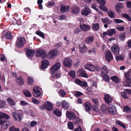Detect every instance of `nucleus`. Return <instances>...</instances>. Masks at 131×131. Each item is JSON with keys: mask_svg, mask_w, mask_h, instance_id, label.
<instances>
[{"mask_svg": "<svg viewBox=\"0 0 131 131\" xmlns=\"http://www.w3.org/2000/svg\"><path fill=\"white\" fill-rule=\"evenodd\" d=\"M52 104L50 102L47 101L45 102L44 104L40 106L39 108L42 110L46 109L47 111H51L53 109Z\"/></svg>", "mask_w": 131, "mask_h": 131, "instance_id": "nucleus-1", "label": "nucleus"}, {"mask_svg": "<svg viewBox=\"0 0 131 131\" xmlns=\"http://www.w3.org/2000/svg\"><path fill=\"white\" fill-rule=\"evenodd\" d=\"M62 107L64 110H67L69 106V104L65 101H62L61 102Z\"/></svg>", "mask_w": 131, "mask_h": 131, "instance_id": "nucleus-23", "label": "nucleus"}, {"mask_svg": "<svg viewBox=\"0 0 131 131\" xmlns=\"http://www.w3.org/2000/svg\"><path fill=\"white\" fill-rule=\"evenodd\" d=\"M104 99L106 103L108 104H109L110 103H111L112 101L113 100V99L111 98L110 95L108 94L105 95Z\"/></svg>", "mask_w": 131, "mask_h": 131, "instance_id": "nucleus-20", "label": "nucleus"}, {"mask_svg": "<svg viewBox=\"0 0 131 131\" xmlns=\"http://www.w3.org/2000/svg\"><path fill=\"white\" fill-rule=\"evenodd\" d=\"M61 64L59 63H57L53 66L51 69V71L52 73H54L58 70L60 68Z\"/></svg>", "mask_w": 131, "mask_h": 131, "instance_id": "nucleus-11", "label": "nucleus"}, {"mask_svg": "<svg viewBox=\"0 0 131 131\" xmlns=\"http://www.w3.org/2000/svg\"><path fill=\"white\" fill-rule=\"evenodd\" d=\"M121 16L126 18L129 21H131V18L127 14H121Z\"/></svg>", "mask_w": 131, "mask_h": 131, "instance_id": "nucleus-43", "label": "nucleus"}, {"mask_svg": "<svg viewBox=\"0 0 131 131\" xmlns=\"http://www.w3.org/2000/svg\"><path fill=\"white\" fill-rule=\"evenodd\" d=\"M84 105L85 107V111L88 112L91 110V104L89 102H87L84 103Z\"/></svg>", "mask_w": 131, "mask_h": 131, "instance_id": "nucleus-21", "label": "nucleus"}, {"mask_svg": "<svg viewBox=\"0 0 131 131\" xmlns=\"http://www.w3.org/2000/svg\"><path fill=\"white\" fill-rule=\"evenodd\" d=\"M34 80L33 78L31 77H29L28 80V83L30 85H31L33 83Z\"/></svg>", "mask_w": 131, "mask_h": 131, "instance_id": "nucleus-52", "label": "nucleus"}, {"mask_svg": "<svg viewBox=\"0 0 131 131\" xmlns=\"http://www.w3.org/2000/svg\"><path fill=\"white\" fill-rule=\"evenodd\" d=\"M24 94L26 97H31V94L30 92L28 90H25L23 91Z\"/></svg>", "mask_w": 131, "mask_h": 131, "instance_id": "nucleus-40", "label": "nucleus"}, {"mask_svg": "<svg viewBox=\"0 0 131 131\" xmlns=\"http://www.w3.org/2000/svg\"><path fill=\"white\" fill-rule=\"evenodd\" d=\"M80 28L84 31H88L91 28V27L90 25H86L84 24L80 25Z\"/></svg>", "mask_w": 131, "mask_h": 131, "instance_id": "nucleus-14", "label": "nucleus"}, {"mask_svg": "<svg viewBox=\"0 0 131 131\" xmlns=\"http://www.w3.org/2000/svg\"><path fill=\"white\" fill-rule=\"evenodd\" d=\"M9 118V116L8 115L2 112L0 113V123L3 119H8Z\"/></svg>", "mask_w": 131, "mask_h": 131, "instance_id": "nucleus-22", "label": "nucleus"}, {"mask_svg": "<svg viewBox=\"0 0 131 131\" xmlns=\"http://www.w3.org/2000/svg\"><path fill=\"white\" fill-rule=\"evenodd\" d=\"M127 94L125 91V90L124 92H122L121 93V95L122 97L124 98L125 99H127L128 98V96L127 95Z\"/></svg>", "mask_w": 131, "mask_h": 131, "instance_id": "nucleus-51", "label": "nucleus"}, {"mask_svg": "<svg viewBox=\"0 0 131 131\" xmlns=\"http://www.w3.org/2000/svg\"><path fill=\"white\" fill-rule=\"evenodd\" d=\"M40 88L39 86H35L33 89V95L36 97H39L41 95Z\"/></svg>", "mask_w": 131, "mask_h": 131, "instance_id": "nucleus-5", "label": "nucleus"}, {"mask_svg": "<svg viewBox=\"0 0 131 131\" xmlns=\"http://www.w3.org/2000/svg\"><path fill=\"white\" fill-rule=\"evenodd\" d=\"M103 80L106 82H108L109 81L110 79L108 76L106 74L101 75Z\"/></svg>", "mask_w": 131, "mask_h": 131, "instance_id": "nucleus-37", "label": "nucleus"}, {"mask_svg": "<svg viewBox=\"0 0 131 131\" xmlns=\"http://www.w3.org/2000/svg\"><path fill=\"white\" fill-rule=\"evenodd\" d=\"M115 58L117 61H119L120 60H123V58L121 56H117L115 57Z\"/></svg>", "mask_w": 131, "mask_h": 131, "instance_id": "nucleus-63", "label": "nucleus"}, {"mask_svg": "<svg viewBox=\"0 0 131 131\" xmlns=\"http://www.w3.org/2000/svg\"><path fill=\"white\" fill-rule=\"evenodd\" d=\"M79 50L80 52L83 53L86 51V46L84 43H82L79 45Z\"/></svg>", "mask_w": 131, "mask_h": 131, "instance_id": "nucleus-16", "label": "nucleus"}, {"mask_svg": "<svg viewBox=\"0 0 131 131\" xmlns=\"http://www.w3.org/2000/svg\"><path fill=\"white\" fill-rule=\"evenodd\" d=\"M101 108L103 112H106L107 111V107L104 104L101 105Z\"/></svg>", "mask_w": 131, "mask_h": 131, "instance_id": "nucleus-55", "label": "nucleus"}, {"mask_svg": "<svg viewBox=\"0 0 131 131\" xmlns=\"http://www.w3.org/2000/svg\"><path fill=\"white\" fill-rule=\"evenodd\" d=\"M108 111L109 113L112 115H115L117 113V110L115 105L111 104L108 106Z\"/></svg>", "mask_w": 131, "mask_h": 131, "instance_id": "nucleus-6", "label": "nucleus"}, {"mask_svg": "<svg viewBox=\"0 0 131 131\" xmlns=\"http://www.w3.org/2000/svg\"><path fill=\"white\" fill-rule=\"evenodd\" d=\"M100 28L99 24L98 23L93 24L92 28L94 31H97Z\"/></svg>", "mask_w": 131, "mask_h": 131, "instance_id": "nucleus-32", "label": "nucleus"}, {"mask_svg": "<svg viewBox=\"0 0 131 131\" xmlns=\"http://www.w3.org/2000/svg\"><path fill=\"white\" fill-rule=\"evenodd\" d=\"M115 123L116 124L122 127L124 129H125L126 128V126L125 125L122 123V122L120 121H116L115 122Z\"/></svg>", "mask_w": 131, "mask_h": 131, "instance_id": "nucleus-45", "label": "nucleus"}, {"mask_svg": "<svg viewBox=\"0 0 131 131\" xmlns=\"http://www.w3.org/2000/svg\"><path fill=\"white\" fill-rule=\"evenodd\" d=\"M101 74H106L108 73V69L105 65L103 66L101 68Z\"/></svg>", "mask_w": 131, "mask_h": 131, "instance_id": "nucleus-26", "label": "nucleus"}, {"mask_svg": "<svg viewBox=\"0 0 131 131\" xmlns=\"http://www.w3.org/2000/svg\"><path fill=\"white\" fill-rule=\"evenodd\" d=\"M59 95L62 97H64L66 95V92L64 90H61L59 91Z\"/></svg>", "mask_w": 131, "mask_h": 131, "instance_id": "nucleus-59", "label": "nucleus"}, {"mask_svg": "<svg viewBox=\"0 0 131 131\" xmlns=\"http://www.w3.org/2000/svg\"><path fill=\"white\" fill-rule=\"evenodd\" d=\"M0 124L2 125V128L3 129H6L10 124V122L9 121L2 120Z\"/></svg>", "mask_w": 131, "mask_h": 131, "instance_id": "nucleus-9", "label": "nucleus"}, {"mask_svg": "<svg viewBox=\"0 0 131 131\" xmlns=\"http://www.w3.org/2000/svg\"><path fill=\"white\" fill-rule=\"evenodd\" d=\"M123 4L121 3H119L116 5L115 9L118 13L121 11L120 9L123 8Z\"/></svg>", "mask_w": 131, "mask_h": 131, "instance_id": "nucleus-30", "label": "nucleus"}, {"mask_svg": "<svg viewBox=\"0 0 131 131\" xmlns=\"http://www.w3.org/2000/svg\"><path fill=\"white\" fill-rule=\"evenodd\" d=\"M71 9L72 13L75 14L76 15H78L80 11V9L75 5H73Z\"/></svg>", "mask_w": 131, "mask_h": 131, "instance_id": "nucleus-17", "label": "nucleus"}, {"mask_svg": "<svg viewBox=\"0 0 131 131\" xmlns=\"http://www.w3.org/2000/svg\"><path fill=\"white\" fill-rule=\"evenodd\" d=\"M12 114L13 118L15 120L19 121H21L23 118V116L21 113L14 111L12 112Z\"/></svg>", "mask_w": 131, "mask_h": 131, "instance_id": "nucleus-2", "label": "nucleus"}, {"mask_svg": "<svg viewBox=\"0 0 131 131\" xmlns=\"http://www.w3.org/2000/svg\"><path fill=\"white\" fill-rule=\"evenodd\" d=\"M54 4V3L53 2L49 1L48 3L46 4V5L49 8L53 6Z\"/></svg>", "mask_w": 131, "mask_h": 131, "instance_id": "nucleus-54", "label": "nucleus"}, {"mask_svg": "<svg viewBox=\"0 0 131 131\" xmlns=\"http://www.w3.org/2000/svg\"><path fill=\"white\" fill-rule=\"evenodd\" d=\"M74 94L75 96L76 97L80 96L83 94L80 91H77Z\"/></svg>", "mask_w": 131, "mask_h": 131, "instance_id": "nucleus-60", "label": "nucleus"}, {"mask_svg": "<svg viewBox=\"0 0 131 131\" xmlns=\"http://www.w3.org/2000/svg\"><path fill=\"white\" fill-rule=\"evenodd\" d=\"M61 76V73L59 72H57L54 74L52 75V77L54 79L56 78L58 79L60 78Z\"/></svg>", "mask_w": 131, "mask_h": 131, "instance_id": "nucleus-41", "label": "nucleus"}, {"mask_svg": "<svg viewBox=\"0 0 131 131\" xmlns=\"http://www.w3.org/2000/svg\"><path fill=\"white\" fill-rule=\"evenodd\" d=\"M3 40H4L5 39H6L10 40L11 39V35L10 32V31L7 32L5 34V36L2 38Z\"/></svg>", "mask_w": 131, "mask_h": 131, "instance_id": "nucleus-27", "label": "nucleus"}, {"mask_svg": "<svg viewBox=\"0 0 131 131\" xmlns=\"http://www.w3.org/2000/svg\"><path fill=\"white\" fill-rule=\"evenodd\" d=\"M114 21L115 23L117 24L121 23L123 22V20L119 19H114Z\"/></svg>", "mask_w": 131, "mask_h": 131, "instance_id": "nucleus-64", "label": "nucleus"}, {"mask_svg": "<svg viewBox=\"0 0 131 131\" xmlns=\"http://www.w3.org/2000/svg\"><path fill=\"white\" fill-rule=\"evenodd\" d=\"M34 51L32 49H27L26 51V54L28 58H32L34 54Z\"/></svg>", "mask_w": 131, "mask_h": 131, "instance_id": "nucleus-12", "label": "nucleus"}, {"mask_svg": "<svg viewBox=\"0 0 131 131\" xmlns=\"http://www.w3.org/2000/svg\"><path fill=\"white\" fill-rule=\"evenodd\" d=\"M10 131H19L18 128H16L14 126H12L9 128Z\"/></svg>", "mask_w": 131, "mask_h": 131, "instance_id": "nucleus-61", "label": "nucleus"}, {"mask_svg": "<svg viewBox=\"0 0 131 131\" xmlns=\"http://www.w3.org/2000/svg\"><path fill=\"white\" fill-rule=\"evenodd\" d=\"M57 50L53 49L51 50L50 51L49 55L51 57L53 58L54 57L57 55Z\"/></svg>", "mask_w": 131, "mask_h": 131, "instance_id": "nucleus-25", "label": "nucleus"}, {"mask_svg": "<svg viewBox=\"0 0 131 131\" xmlns=\"http://www.w3.org/2000/svg\"><path fill=\"white\" fill-rule=\"evenodd\" d=\"M125 37V34L124 33H123L120 34L119 38L120 40L123 41L124 40Z\"/></svg>", "mask_w": 131, "mask_h": 131, "instance_id": "nucleus-44", "label": "nucleus"}, {"mask_svg": "<svg viewBox=\"0 0 131 131\" xmlns=\"http://www.w3.org/2000/svg\"><path fill=\"white\" fill-rule=\"evenodd\" d=\"M69 74L73 78H75V72L74 71L71 70L70 71Z\"/></svg>", "mask_w": 131, "mask_h": 131, "instance_id": "nucleus-48", "label": "nucleus"}, {"mask_svg": "<svg viewBox=\"0 0 131 131\" xmlns=\"http://www.w3.org/2000/svg\"><path fill=\"white\" fill-rule=\"evenodd\" d=\"M53 112L54 114L57 116H60L61 115V112L58 109H54L53 110Z\"/></svg>", "mask_w": 131, "mask_h": 131, "instance_id": "nucleus-34", "label": "nucleus"}, {"mask_svg": "<svg viewBox=\"0 0 131 131\" xmlns=\"http://www.w3.org/2000/svg\"><path fill=\"white\" fill-rule=\"evenodd\" d=\"M7 101L8 103L10 105H14L15 104L14 102L11 99L8 98Z\"/></svg>", "mask_w": 131, "mask_h": 131, "instance_id": "nucleus-47", "label": "nucleus"}, {"mask_svg": "<svg viewBox=\"0 0 131 131\" xmlns=\"http://www.w3.org/2000/svg\"><path fill=\"white\" fill-rule=\"evenodd\" d=\"M131 83L130 80L125 81L123 83L124 86H130V84Z\"/></svg>", "mask_w": 131, "mask_h": 131, "instance_id": "nucleus-57", "label": "nucleus"}, {"mask_svg": "<svg viewBox=\"0 0 131 131\" xmlns=\"http://www.w3.org/2000/svg\"><path fill=\"white\" fill-rule=\"evenodd\" d=\"M5 102L0 100V108H3L5 105Z\"/></svg>", "mask_w": 131, "mask_h": 131, "instance_id": "nucleus-56", "label": "nucleus"}, {"mask_svg": "<svg viewBox=\"0 0 131 131\" xmlns=\"http://www.w3.org/2000/svg\"><path fill=\"white\" fill-rule=\"evenodd\" d=\"M82 121V120L79 118L76 117L74 119L73 122L75 124H79Z\"/></svg>", "mask_w": 131, "mask_h": 131, "instance_id": "nucleus-39", "label": "nucleus"}, {"mask_svg": "<svg viewBox=\"0 0 131 131\" xmlns=\"http://www.w3.org/2000/svg\"><path fill=\"white\" fill-rule=\"evenodd\" d=\"M69 6L62 7L61 8V10L63 12H68L69 9Z\"/></svg>", "mask_w": 131, "mask_h": 131, "instance_id": "nucleus-36", "label": "nucleus"}, {"mask_svg": "<svg viewBox=\"0 0 131 131\" xmlns=\"http://www.w3.org/2000/svg\"><path fill=\"white\" fill-rule=\"evenodd\" d=\"M111 49L112 52L115 54H118L119 52V47L117 45L115 44L112 46Z\"/></svg>", "mask_w": 131, "mask_h": 131, "instance_id": "nucleus-10", "label": "nucleus"}, {"mask_svg": "<svg viewBox=\"0 0 131 131\" xmlns=\"http://www.w3.org/2000/svg\"><path fill=\"white\" fill-rule=\"evenodd\" d=\"M126 78L127 80H131V69H129L128 73H126L125 74Z\"/></svg>", "mask_w": 131, "mask_h": 131, "instance_id": "nucleus-31", "label": "nucleus"}, {"mask_svg": "<svg viewBox=\"0 0 131 131\" xmlns=\"http://www.w3.org/2000/svg\"><path fill=\"white\" fill-rule=\"evenodd\" d=\"M94 38L93 36H90L87 37L85 39V41L88 43H91L94 40Z\"/></svg>", "mask_w": 131, "mask_h": 131, "instance_id": "nucleus-24", "label": "nucleus"}, {"mask_svg": "<svg viewBox=\"0 0 131 131\" xmlns=\"http://www.w3.org/2000/svg\"><path fill=\"white\" fill-rule=\"evenodd\" d=\"M32 101L33 103L35 104H38L40 103V101L35 98H32Z\"/></svg>", "mask_w": 131, "mask_h": 131, "instance_id": "nucleus-58", "label": "nucleus"}, {"mask_svg": "<svg viewBox=\"0 0 131 131\" xmlns=\"http://www.w3.org/2000/svg\"><path fill=\"white\" fill-rule=\"evenodd\" d=\"M41 68L44 69L46 68L49 64V62L46 59H44L41 61Z\"/></svg>", "mask_w": 131, "mask_h": 131, "instance_id": "nucleus-19", "label": "nucleus"}, {"mask_svg": "<svg viewBox=\"0 0 131 131\" xmlns=\"http://www.w3.org/2000/svg\"><path fill=\"white\" fill-rule=\"evenodd\" d=\"M105 4H102L100 5L99 7L100 9L103 11L107 12L108 9L105 6Z\"/></svg>", "mask_w": 131, "mask_h": 131, "instance_id": "nucleus-46", "label": "nucleus"}, {"mask_svg": "<svg viewBox=\"0 0 131 131\" xmlns=\"http://www.w3.org/2000/svg\"><path fill=\"white\" fill-rule=\"evenodd\" d=\"M66 115L67 117L70 119H74L75 117V114L72 112L67 111Z\"/></svg>", "mask_w": 131, "mask_h": 131, "instance_id": "nucleus-18", "label": "nucleus"}, {"mask_svg": "<svg viewBox=\"0 0 131 131\" xmlns=\"http://www.w3.org/2000/svg\"><path fill=\"white\" fill-rule=\"evenodd\" d=\"M105 58L109 62H110L113 59V57L112 53L109 50H107L105 53Z\"/></svg>", "mask_w": 131, "mask_h": 131, "instance_id": "nucleus-7", "label": "nucleus"}, {"mask_svg": "<svg viewBox=\"0 0 131 131\" xmlns=\"http://www.w3.org/2000/svg\"><path fill=\"white\" fill-rule=\"evenodd\" d=\"M108 35L110 36H112L113 34L116 33V30L114 29H112L107 30Z\"/></svg>", "mask_w": 131, "mask_h": 131, "instance_id": "nucleus-33", "label": "nucleus"}, {"mask_svg": "<svg viewBox=\"0 0 131 131\" xmlns=\"http://www.w3.org/2000/svg\"><path fill=\"white\" fill-rule=\"evenodd\" d=\"M25 42L26 41L24 38L19 37L17 38L16 46L18 47L21 48Z\"/></svg>", "mask_w": 131, "mask_h": 131, "instance_id": "nucleus-4", "label": "nucleus"}, {"mask_svg": "<svg viewBox=\"0 0 131 131\" xmlns=\"http://www.w3.org/2000/svg\"><path fill=\"white\" fill-rule=\"evenodd\" d=\"M36 34L41 37L43 38H44L45 36L43 33L39 30H38L36 32Z\"/></svg>", "mask_w": 131, "mask_h": 131, "instance_id": "nucleus-49", "label": "nucleus"}, {"mask_svg": "<svg viewBox=\"0 0 131 131\" xmlns=\"http://www.w3.org/2000/svg\"><path fill=\"white\" fill-rule=\"evenodd\" d=\"M91 12V11L89 8L86 7L81 10V13L82 15L87 16Z\"/></svg>", "mask_w": 131, "mask_h": 131, "instance_id": "nucleus-15", "label": "nucleus"}, {"mask_svg": "<svg viewBox=\"0 0 131 131\" xmlns=\"http://www.w3.org/2000/svg\"><path fill=\"white\" fill-rule=\"evenodd\" d=\"M131 109L127 105L124 106L123 111L125 113H129L130 112Z\"/></svg>", "mask_w": 131, "mask_h": 131, "instance_id": "nucleus-38", "label": "nucleus"}, {"mask_svg": "<svg viewBox=\"0 0 131 131\" xmlns=\"http://www.w3.org/2000/svg\"><path fill=\"white\" fill-rule=\"evenodd\" d=\"M63 63L64 66L65 67L70 68L72 65V61L70 58H66L64 59Z\"/></svg>", "mask_w": 131, "mask_h": 131, "instance_id": "nucleus-8", "label": "nucleus"}, {"mask_svg": "<svg viewBox=\"0 0 131 131\" xmlns=\"http://www.w3.org/2000/svg\"><path fill=\"white\" fill-rule=\"evenodd\" d=\"M92 108L94 111L97 112L98 111L97 105H93L92 106Z\"/></svg>", "mask_w": 131, "mask_h": 131, "instance_id": "nucleus-62", "label": "nucleus"}, {"mask_svg": "<svg viewBox=\"0 0 131 131\" xmlns=\"http://www.w3.org/2000/svg\"><path fill=\"white\" fill-rule=\"evenodd\" d=\"M78 74L80 77L87 78L88 77L85 71L82 69H80L78 71Z\"/></svg>", "mask_w": 131, "mask_h": 131, "instance_id": "nucleus-13", "label": "nucleus"}, {"mask_svg": "<svg viewBox=\"0 0 131 131\" xmlns=\"http://www.w3.org/2000/svg\"><path fill=\"white\" fill-rule=\"evenodd\" d=\"M37 52V56L41 57L42 59L45 58L47 56V52L42 49H39L36 51Z\"/></svg>", "mask_w": 131, "mask_h": 131, "instance_id": "nucleus-3", "label": "nucleus"}, {"mask_svg": "<svg viewBox=\"0 0 131 131\" xmlns=\"http://www.w3.org/2000/svg\"><path fill=\"white\" fill-rule=\"evenodd\" d=\"M111 79L116 83H118L119 82V80L116 76H114L111 77Z\"/></svg>", "mask_w": 131, "mask_h": 131, "instance_id": "nucleus-42", "label": "nucleus"}, {"mask_svg": "<svg viewBox=\"0 0 131 131\" xmlns=\"http://www.w3.org/2000/svg\"><path fill=\"white\" fill-rule=\"evenodd\" d=\"M17 80L19 85H21L24 84V81L23 79L21 77H19L18 79H17Z\"/></svg>", "mask_w": 131, "mask_h": 131, "instance_id": "nucleus-35", "label": "nucleus"}, {"mask_svg": "<svg viewBox=\"0 0 131 131\" xmlns=\"http://www.w3.org/2000/svg\"><path fill=\"white\" fill-rule=\"evenodd\" d=\"M101 20L104 23L110 24L112 23V21L108 19V18L105 17L102 18Z\"/></svg>", "mask_w": 131, "mask_h": 131, "instance_id": "nucleus-29", "label": "nucleus"}, {"mask_svg": "<svg viewBox=\"0 0 131 131\" xmlns=\"http://www.w3.org/2000/svg\"><path fill=\"white\" fill-rule=\"evenodd\" d=\"M79 85L81 86L82 88L85 87L87 86V84L86 82L81 81Z\"/></svg>", "mask_w": 131, "mask_h": 131, "instance_id": "nucleus-53", "label": "nucleus"}, {"mask_svg": "<svg viewBox=\"0 0 131 131\" xmlns=\"http://www.w3.org/2000/svg\"><path fill=\"white\" fill-rule=\"evenodd\" d=\"M68 128L71 129L73 130V123L71 122H68Z\"/></svg>", "mask_w": 131, "mask_h": 131, "instance_id": "nucleus-50", "label": "nucleus"}, {"mask_svg": "<svg viewBox=\"0 0 131 131\" xmlns=\"http://www.w3.org/2000/svg\"><path fill=\"white\" fill-rule=\"evenodd\" d=\"M108 16L111 19L114 18L116 17L115 13L111 10L107 11Z\"/></svg>", "mask_w": 131, "mask_h": 131, "instance_id": "nucleus-28", "label": "nucleus"}]
</instances>
